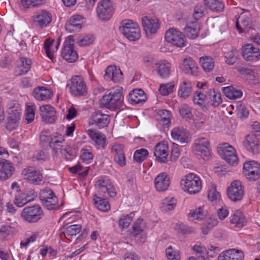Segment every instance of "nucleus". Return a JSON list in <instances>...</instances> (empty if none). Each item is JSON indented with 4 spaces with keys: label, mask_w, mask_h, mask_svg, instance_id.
Instances as JSON below:
<instances>
[{
    "label": "nucleus",
    "mask_w": 260,
    "mask_h": 260,
    "mask_svg": "<svg viewBox=\"0 0 260 260\" xmlns=\"http://www.w3.org/2000/svg\"><path fill=\"white\" fill-rule=\"evenodd\" d=\"M123 90L122 87L117 86L104 95L99 102L101 107L111 110L120 109L123 104Z\"/></svg>",
    "instance_id": "f257e3e1"
},
{
    "label": "nucleus",
    "mask_w": 260,
    "mask_h": 260,
    "mask_svg": "<svg viewBox=\"0 0 260 260\" xmlns=\"http://www.w3.org/2000/svg\"><path fill=\"white\" fill-rule=\"evenodd\" d=\"M180 185L184 191L190 194H194L201 191L202 183L198 175L194 173H189L181 180Z\"/></svg>",
    "instance_id": "f03ea898"
},
{
    "label": "nucleus",
    "mask_w": 260,
    "mask_h": 260,
    "mask_svg": "<svg viewBox=\"0 0 260 260\" xmlns=\"http://www.w3.org/2000/svg\"><path fill=\"white\" fill-rule=\"evenodd\" d=\"M120 29L122 34L129 41H134L140 38V29L138 23L131 20H123Z\"/></svg>",
    "instance_id": "7ed1b4c3"
},
{
    "label": "nucleus",
    "mask_w": 260,
    "mask_h": 260,
    "mask_svg": "<svg viewBox=\"0 0 260 260\" xmlns=\"http://www.w3.org/2000/svg\"><path fill=\"white\" fill-rule=\"evenodd\" d=\"M192 152L199 157L208 159L211 156V148L209 141L205 138L196 139L193 144Z\"/></svg>",
    "instance_id": "20e7f679"
},
{
    "label": "nucleus",
    "mask_w": 260,
    "mask_h": 260,
    "mask_svg": "<svg viewBox=\"0 0 260 260\" xmlns=\"http://www.w3.org/2000/svg\"><path fill=\"white\" fill-rule=\"evenodd\" d=\"M68 86L69 87L70 93L74 96H84L87 93V86L81 76L73 77Z\"/></svg>",
    "instance_id": "39448f33"
},
{
    "label": "nucleus",
    "mask_w": 260,
    "mask_h": 260,
    "mask_svg": "<svg viewBox=\"0 0 260 260\" xmlns=\"http://www.w3.org/2000/svg\"><path fill=\"white\" fill-rule=\"evenodd\" d=\"M95 188L98 195L114 198L116 196L115 189L111 181L107 178H100L95 183Z\"/></svg>",
    "instance_id": "423d86ee"
},
{
    "label": "nucleus",
    "mask_w": 260,
    "mask_h": 260,
    "mask_svg": "<svg viewBox=\"0 0 260 260\" xmlns=\"http://www.w3.org/2000/svg\"><path fill=\"white\" fill-rule=\"evenodd\" d=\"M114 12L113 6L110 0L100 1L97 5L96 12L99 20L102 21L109 20Z\"/></svg>",
    "instance_id": "0eeeda50"
},
{
    "label": "nucleus",
    "mask_w": 260,
    "mask_h": 260,
    "mask_svg": "<svg viewBox=\"0 0 260 260\" xmlns=\"http://www.w3.org/2000/svg\"><path fill=\"white\" fill-rule=\"evenodd\" d=\"M43 212L39 205L25 207L21 212V217L26 222L30 223L38 222L42 217Z\"/></svg>",
    "instance_id": "6e6552de"
},
{
    "label": "nucleus",
    "mask_w": 260,
    "mask_h": 260,
    "mask_svg": "<svg viewBox=\"0 0 260 260\" xmlns=\"http://www.w3.org/2000/svg\"><path fill=\"white\" fill-rule=\"evenodd\" d=\"M217 151L221 157L231 165L238 164V158L235 148L228 143L220 145Z\"/></svg>",
    "instance_id": "1a4fd4ad"
},
{
    "label": "nucleus",
    "mask_w": 260,
    "mask_h": 260,
    "mask_svg": "<svg viewBox=\"0 0 260 260\" xmlns=\"http://www.w3.org/2000/svg\"><path fill=\"white\" fill-rule=\"evenodd\" d=\"M165 39L167 42L178 47H183L186 45L185 36L175 28L169 29L166 32Z\"/></svg>",
    "instance_id": "9d476101"
},
{
    "label": "nucleus",
    "mask_w": 260,
    "mask_h": 260,
    "mask_svg": "<svg viewBox=\"0 0 260 260\" xmlns=\"http://www.w3.org/2000/svg\"><path fill=\"white\" fill-rule=\"evenodd\" d=\"M243 172L249 180L254 181L259 178L260 164L254 160L246 161L243 164Z\"/></svg>",
    "instance_id": "9b49d317"
},
{
    "label": "nucleus",
    "mask_w": 260,
    "mask_h": 260,
    "mask_svg": "<svg viewBox=\"0 0 260 260\" xmlns=\"http://www.w3.org/2000/svg\"><path fill=\"white\" fill-rule=\"evenodd\" d=\"M31 19L34 23L41 28L46 27L52 21V15L45 10H39L35 12Z\"/></svg>",
    "instance_id": "f8f14e48"
},
{
    "label": "nucleus",
    "mask_w": 260,
    "mask_h": 260,
    "mask_svg": "<svg viewBox=\"0 0 260 260\" xmlns=\"http://www.w3.org/2000/svg\"><path fill=\"white\" fill-rule=\"evenodd\" d=\"M73 40L71 37H68L64 43V47L62 51L63 58L69 62H72L76 61L78 56L74 49V44L71 42Z\"/></svg>",
    "instance_id": "ddd939ff"
},
{
    "label": "nucleus",
    "mask_w": 260,
    "mask_h": 260,
    "mask_svg": "<svg viewBox=\"0 0 260 260\" xmlns=\"http://www.w3.org/2000/svg\"><path fill=\"white\" fill-rule=\"evenodd\" d=\"M244 191L241 183L239 181H234L227 189V194L230 199L233 201H240L242 198Z\"/></svg>",
    "instance_id": "4468645a"
},
{
    "label": "nucleus",
    "mask_w": 260,
    "mask_h": 260,
    "mask_svg": "<svg viewBox=\"0 0 260 260\" xmlns=\"http://www.w3.org/2000/svg\"><path fill=\"white\" fill-rule=\"evenodd\" d=\"M154 187L157 192H164L167 190L171 184L170 176L166 172L158 174L154 180Z\"/></svg>",
    "instance_id": "2eb2a0df"
},
{
    "label": "nucleus",
    "mask_w": 260,
    "mask_h": 260,
    "mask_svg": "<svg viewBox=\"0 0 260 260\" xmlns=\"http://www.w3.org/2000/svg\"><path fill=\"white\" fill-rule=\"evenodd\" d=\"M171 138L181 143H187L191 139L189 132L183 127L176 126L171 131Z\"/></svg>",
    "instance_id": "dca6fc26"
},
{
    "label": "nucleus",
    "mask_w": 260,
    "mask_h": 260,
    "mask_svg": "<svg viewBox=\"0 0 260 260\" xmlns=\"http://www.w3.org/2000/svg\"><path fill=\"white\" fill-rule=\"evenodd\" d=\"M37 197V194L33 190L24 192H18L15 195L14 203L18 207H22L25 204L32 201Z\"/></svg>",
    "instance_id": "f3484780"
},
{
    "label": "nucleus",
    "mask_w": 260,
    "mask_h": 260,
    "mask_svg": "<svg viewBox=\"0 0 260 260\" xmlns=\"http://www.w3.org/2000/svg\"><path fill=\"white\" fill-rule=\"evenodd\" d=\"M104 78L107 81H112L117 83L123 79V74L118 67L109 66L105 70Z\"/></svg>",
    "instance_id": "a211bd4d"
},
{
    "label": "nucleus",
    "mask_w": 260,
    "mask_h": 260,
    "mask_svg": "<svg viewBox=\"0 0 260 260\" xmlns=\"http://www.w3.org/2000/svg\"><path fill=\"white\" fill-rule=\"evenodd\" d=\"M39 111L43 121L47 123H53L56 119V113L53 107L49 105L40 106Z\"/></svg>",
    "instance_id": "6ab92c4d"
},
{
    "label": "nucleus",
    "mask_w": 260,
    "mask_h": 260,
    "mask_svg": "<svg viewBox=\"0 0 260 260\" xmlns=\"http://www.w3.org/2000/svg\"><path fill=\"white\" fill-rule=\"evenodd\" d=\"M154 154L158 161L166 162L169 155V147L167 143L165 141L158 143L155 146Z\"/></svg>",
    "instance_id": "aec40b11"
},
{
    "label": "nucleus",
    "mask_w": 260,
    "mask_h": 260,
    "mask_svg": "<svg viewBox=\"0 0 260 260\" xmlns=\"http://www.w3.org/2000/svg\"><path fill=\"white\" fill-rule=\"evenodd\" d=\"M110 121L109 116L100 112H95L89 120V125H95L103 128L108 125Z\"/></svg>",
    "instance_id": "412c9836"
},
{
    "label": "nucleus",
    "mask_w": 260,
    "mask_h": 260,
    "mask_svg": "<svg viewBox=\"0 0 260 260\" xmlns=\"http://www.w3.org/2000/svg\"><path fill=\"white\" fill-rule=\"evenodd\" d=\"M242 55L247 61H254L259 59L260 52L258 48L254 47L252 44H247L243 46Z\"/></svg>",
    "instance_id": "4be33fe9"
},
{
    "label": "nucleus",
    "mask_w": 260,
    "mask_h": 260,
    "mask_svg": "<svg viewBox=\"0 0 260 260\" xmlns=\"http://www.w3.org/2000/svg\"><path fill=\"white\" fill-rule=\"evenodd\" d=\"M142 22L147 34H155L159 28V22L156 17L148 18L143 16L142 17Z\"/></svg>",
    "instance_id": "5701e85b"
},
{
    "label": "nucleus",
    "mask_w": 260,
    "mask_h": 260,
    "mask_svg": "<svg viewBox=\"0 0 260 260\" xmlns=\"http://www.w3.org/2000/svg\"><path fill=\"white\" fill-rule=\"evenodd\" d=\"M87 133L98 149H104L105 147L106 137L104 134L97 130L92 129H88Z\"/></svg>",
    "instance_id": "b1692460"
},
{
    "label": "nucleus",
    "mask_w": 260,
    "mask_h": 260,
    "mask_svg": "<svg viewBox=\"0 0 260 260\" xmlns=\"http://www.w3.org/2000/svg\"><path fill=\"white\" fill-rule=\"evenodd\" d=\"M244 146L247 150L253 154H256L260 151L259 142L254 135L247 136L244 142Z\"/></svg>",
    "instance_id": "393cba45"
},
{
    "label": "nucleus",
    "mask_w": 260,
    "mask_h": 260,
    "mask_svg": "<svg viewBox=\"0 0 260 260\" xmlns=\"http://www.w3.org/2000/svg\"><path fill=\"white\" fill-rule=\"evenodd\" d=\"M15 171L13 164L5 160H0V180H6L9 178Z\"/></svg>",
    "instance_id": "a878e982"
},
{
    "label": "nucleus",
    "mask_w": 260,
    "mask_h": 260,
    "mask_svg": "<svg viewBox=\"0 0 260 260\" xmlns=\"http://www.w3.org/2000/svg\"><path fill=\"white\" fill-rule=\"evenodd\" d=\"M83 17L81 15L73 16L66 24V30L70 32H77L82 28Z\"/></svg>",
    "instance_id": "bb28decb"
},
{
    "label": "nucleus",
    "mask_w": 260,
    "mask_h": 260,
    "mask_svg": "<svg viewBox=\"0 0 260 260\" xmlns=\"http://www.w3.org/2000/svg\"><path fill=\"white\" fill-rule=\"evenodd\" d=\"M24 179L29 182L36 185L40 184L43 179L42 174L39 171L32 169H24L22 172Z\"/></svg>",
    "instance_id": "cd10ccee"
},
{
    "label": "nucleus",
    "mask_w": 260,
    "mask_h": 260,
    "mask_svg": "<svg viewBox=\"0 0 260 260\" xmlns=\"http://www.w3.org/2000/svg\"><path fill=\"white\" fill-rule=\"evenodd\" d=\"M180 69L185 73L196 76L198 73V68L196 62L190 57L184 59L180 66Z\"/></svg>",
    "instance_id": "c85d7f7f"
},
{
    "label": "nucleus",
    "mask_w": 260,
    "mask_h": 260,
    "mask_svg": "<svg viewBox=\"0 0 260 260\" xmlns=\"http://www.w3.org/2000/svg\"><path fill=\"white\" fill-rule=\"evenodd\" d=\"M60 44V39H58L56 42L53 39H46L44 44V47L45 52L48 57L53 60L54 58V54L58 50Z\"/></svg>",
    "instance_id": "c756f323"
},
{
    "label": "nucleus",
    "mask_w": 260,
    "mask_h": 260,
    "mask_svg": "<svg viewBox=\"0 0 260 260\" xmlns=\"http://www.w3.org/2000/svg\"><path fill=\"white\" fill-rule=\"evenodd\" d=\"M243 258L242 251L231 249L220 253L217 260H243Z\"/></svg>",
    "instance_id": "7c9ffc66"
},
{
    "label": "nucleus",
    "mask_w": 260,
    "mask_h": 260,
    "mask_svg": "<svg viewBox=\"0 0 260 260\" xmlns=\"http://www.w3.org/2000/svg\"><path fill=\"white\" fill-rule=\"evenodd\" d=\"M33 95L38 101H47L52 98L53 92L51 89L44 86H39L34 89Z\"/></svg>",
    "instance_id": "2f4dec72"
},
{
    "label": "nucleus",
    "mask_w": 260,
    "mask_h": 260,
    "mask_svg": "<svg viewBox=\"0 0 260 260\" xmlns=\"http://www.w3.org/2000/svg\"><path fill=\"white\" fill-rule=\"evenodd\" d=\"M147 99L146 95L141 89H135L132 90L128 94V100L132 104H138L143 103Z\"/></svg>",
    "instance_id": "473e14b6"
},
{
    "label": "nucleus",
    "mask_w": 260,
    "mask_h": 260,
    "mask_svg": "<svg viewBox=\"0 0 260 260\" xmlns=\"http://www.w3.org/2000/svg\"><path fill=\"white\" fill-rule=\"evenodd\" d=\"M250 24V14L248 12H244L237 18L236 25L239 32H242Z\"/></svg>",
    "instance_id": "72a5a7b5"
},
{
    "label": "nucleus",
    "mask_w": 260,
    "mask_h": 260,
    "mask_svg": "<svg viewBox=\"0 0 260 260\" xmlns=\"http://www.w3.org/2000/svg\"><path fill=\"white\" fill-rule=\"evenodd\" d=\"M200 27V24L198 21L190 22L185 27L184 31L188 38L194 39L198 36Z\"/></svg>",
    "instance_id": "f704fd0d"
},
{
    "label": "nucleus",
    "mask_w": 260,
    "mask_h": 260,
    "mask_svg": "<svg viewBox=\"0 0 260 260\" xmlns=\"http://www.w3.org/2000/svg\"><path fill=\"white\" fill-rule=\"evenodd\" d=\"M64 142L63 137L60 134H56L50 142L49 146L54 152L58 155L59 151L65 144Z\"/></svg>",
    "instance_id": "c9c22d12"
},
{
    "label": "nucleus",
    "mask_w": 260,
    "mask_h": 260,
    "mask_svg": "<svg viewBox=\"0 0 260 260\" xmlns=\"http://www.w3.org/2000/svg\"><path fill=\"white\" fill-rule=\"evenodd\" d=\"M207 215V210L204 206L190 210L188 218L191 221H201Z\"/></svg>",
    "instance_id": "e433bc0d"
},
{
    "label": "nucleus",
    "mask_w": 260,
    "mask_h": 260,
    "mask_svg": "<svg viewBox=\"0 0 260 260\" xmlns=\"http://www.w3.org/2000/svg\"><path fill=\"white\" fill-rule=\"evenodd\" d=\"M22 108L16 102H11L7 111L8 117L21 119Z\"/></svg>",
    "instance_id": "4c0bfd02"
},
{
    "label": "nucleus",
    "mask_w": 260,
    "mask_h": 260,
    "mask_svg": "<svg viewBox=\"0 0 260 260\" xmlns=\"http://www.w3.org/2000/svg\"><path fill=\"white\" fill-rule=\"evenodd\" d=\"M192 85L189 80H184L180 84L178 94L179 97L186 98L191 93Z\"/></svg>",
    "instance_id": "58836bf2"
},
{
    "label": "nucleus",
    "mask_w": 260,
    "mask_h": 260,
    "mask_svg": "<svg viewBox=\"0 0 260 260\" xmlns=\"http://www.w3.org/2000/svg\"><path fill=\"white\" fill-rule=\"evenodd\" d=\"M31 65V61L29 58L20 57L16 74L17 75H21L27 73L30 70Z\"/></svg>",
    "instance_id": "ea45409f"
},
{
    "label": "nucleus",
    "mask_w": 260,
    "mask_h": 260,
    "mask_svg": "<svg viewBox=\"0 0 260 260\" xmlns=\"http://www.w3.org/2000/svg\"><path fill=\"white\" fill-rule=\"evenodd\" d=\"M105 197L95 194L93 198L94 205L97 209L103 212H106L110 209V205Z\"/></svg>",
    "instance_id": "a19ab883"
},
{
    "label": "nucleus",
    "mask_w": 260,
    "mask_h": 260,
    "mask_svg": "<svg viewBox=\"0 0 260 260\" xmlns=\"http://www.w3.org/2000/svg\"><path fill=\"white\" fill-rule=\"evenodd\" d=\"M222 92L228 98L232 100L240 98L243 95L241 90L232 86L223 87Z\"/></svg>",
    "instance_id": "79ce46f5"
},
{
    "label": "nucleus",
    "mask_w": 260,
    "mask_h": 260,
    "mask_svg": "<svg viewBox=\"0 0 260 260\" xmlns=\"http://www.w3.org/2000/svg\"><path fill=\"white\" fill-rule=\"evenodd\" d=\"M81 230L80 224H73L68 226H64L63 233L67 239L70 240L73 237L79 234Z\"/></svg>",
    "instance_id": "37998d69"
},
{
    "label": "nucleus",
    "mask_w": 260,
    "mask_h": 260,
    "mask_svg": "<svg viewBox=\"0 0 260 260\" xmlns=\"http://www.w3.org/2000/svg\"><path fill=\"white\" fill-rule=\"evenodd\" d=\"M156 71L159 76L162 78L168 77L170 72V64L166 60H163L156 63Z\"/></svg>",
    "instance_id": "c03bdc74"
},
{
    "label": "nucleus",
    "mask_w": 260,
    "mask_h": 260,
    "mask_svg": "<svg viewBox=\"0 0 260 260\" xmlns=\"http://www.w3.org/2000/svg\"><path fill=\"white\" fill-rule=\"evenodd\" d=\"M231 223L237 227H242L246 223L244 215L239 210L235 211L231 217Z\"/></svg>",
    "instance_id": "a18cd8bd"
},
{
    "label": "nucleus",
    "mask_w": 260,
    "mask_h": 260,
    "mask_svg": "<svg viewBox=\"0 0 260 260\" xmlns=\"http://www.w3.org/2000/svg\"><path fill=\"white\" fill-rule=\"evenodd\" d=\"M207 95L212 106L217 107L222 103V100L221 94L214 89L210 88L208 89Z\"/></svg>",
    "instance_id": "49530a36"
},
{
    "label": "nucleus",
    "mask_w": 260,
    "mask_h": 260,
    "mask_svg": "<svg viewBox=\"0 0 260 260\" xmlns=\"http://www.w3.org/2000/svg\"><path fill=\"white\" fill-rule=\"evenodd\" d=\"M200 62L204 71L206 72H209L214 67V61L213 59L209 56H203L200 58Z\"/></svg>",
    "instance_id": "de8ad7c7"
},
{
    "label": "nucleus",
    "mask_w": 260,
    "mask_h": 260,
    "mask_svg": "<svg viewBox=\"0 0 260 260\" xmlns=\"http://www.w3.org/2000/svg\"><path fill=\"white\" fill-rule=\"evenodd\" d=\"M220 248L212 245H210L208 249H206L204 255H201L203 260H209L211 258L215 257L219 252Z\"/></svg>",
    "instance_id": "09e8293b"
},
{
    "label": "nucleus",
    "mask_w": 260,
    "mask_h": 260,
    "mask_svg": "<svg viewBox=\"0 0 260 260\" xmlns=\"http://www.w3.org/2000/svg\"><path fill=\"white\" fill-rule=\"evenodd\" d=\"M238 57L239 50L233 48L225 55V61L229 65H233L236 62Z\"/></svg>",
    "instance_id": "8fccbe9b"
},
{
    "label": "nucleus",
    "mask_w": 260,
    "mask_h": 260,
    "mask_svg": "<svg viewBox=\"0 0 260 260\" xmlns=\"http://www.w3.org/2000/svg\"><path fill=\"white\" fill-rule=\"evenodd\" d=\"M173 229L181 234H188L194 231L193 228L188 226L182 222H177L174 224Z\"/></svg>",
    "instance_id": "3c124183"
},
{
    "label": "nucleus",
    "mask_w": 260,
    "mask_h": 260,
    "mask_svg": "<svg viewBox=\"0 0 260 260\" xmlns=\"http://www.w3.org/2000/svg\"><path fill=\"white\" fill-rule=\"evenodd\" d=\"M157 120L160 124L168 125L171 122V114L169 111L160 110L158 112Z\"/></svg>",
    "instance_id": "603ef678"
},
{
    "label": "nucleus",
    "mask_w": 260,
    "mask_h": 260,
    "mask_svg": "<svg viewBox=\"0 0 260 260\" xmlns=\"http://www.w3.org/2000/svg\"><path fill=\"white\" fill-rule=\"evenodd\" d=\"M166 256L167 260H180L181 259L179 251L171 245L166 249Z\"/></svg>",
    "instance_id": "864d4df0"
},
{
    "label": "nucleus",
    "mask_w": 260,
    "mask_h": 260,
    "mask_svg": "<svg viewBox=\"0 0 260 260\" xmlns=\"http://www.w3.org/2000/svg\"><path fill=\"white\" fill-rule=\"evenodd\" d=\"M36 106L32 103L27 105L25 111V120L27 124L31 123L35 118Z\"/></svg>",
    "instance_id": "5fc2aeb1"
},
{
    "label": "nucleus",
    "mask_w": 260,
    "mask_h": 260,
    "mask_svg": "<svg viewBox=\"0 0 260 260\" xmlns=\"http://www.w3.org/2000/svg\"><path fill=\"white\" fill-rule=\"evenodd\" d=\"M176 205V201L173 198H167L161 203V208L165 211L173 210Z\"/></svg>",
    "instance_id": "6e6d98bb"
},
{
    "label": "nucleus",
    "mask_w": 260,
    "mask_h": 260,
    "mask_svg": "<svg viewBox=\"0 0 260 260\" xmlns=\"http://www.w3.org/2000/svg\"><path fill=\"white\" fill-rule=\"evenodd\" d=\"M206 95L201 91H197L193 94V101L194 103L202 108H206Z\"/></svg>",
    "instance_id": "4d7b16f0"
},
{
    "label": "nucleus",
    "mask_w": 260,
    "mask_h": 260,
    "mask_svg": "<svg viewBox=\"0 0 260 260\" xmlns=\"http://www.w3.org/2000/svg\"><path fill=\"white\" fill-rule=\"evenodd\" d=\"M208 197L210 201L213 203H216L220 199V194L217 191L216 186L212 184L209 186Z\"/></svg>",
    "instance_id": "13d9d810"
},
{
    "label": "nucleus",
    "mask_w": 260,
    "mask_h": 260,
    "mask_svg": "<svg viewBox=\"0 0 260 260\" xmlns=\"http://www.w3.org/2000/svg\"><path fill=\"white\" fill-rule=\"evenodd\" d=\"M204 2L213 11H221L224 8V4L217 0H204Z\"/></svg>",
    "instance_id": "bf43d9fd"
},
{
    "label": "nucleus",
    "mask_w": 260,
    "mask_h": 260,
    "mask_svg": "<svg viewBox=\"0 0 260 260\" xmlns=\"http://www.w3.org/2000/svg\"><path fill=\"white\" fill-rule=\"evenodd\" d=\"M218 224V221L215 217H210L206 224L202 228V232L204 235L208 234L210 231Z\"/></svg>",
    "instance_id": "052dcab7"
},
{
    "label": "nucleus",
    "mask_w": 260,
    "mask_h": 260,
    "mask_svg": "<svg viewBox=\"0 0 260 260\" xmlns=\"http://www.w3.org/2000/svg\"><path fill=\"white\" fill-rule=\"evenodd\" d=\"M148 154L146 149L141 148L135 152L133 156L134 159L138 162H141L147 157Z\"/></svg>",
    "instance_id": "680f3d73"
},
{
    "label": "nucleus",
    "mask_w": 260,
    "mask_h": 260,
    "mask_svg": "<svg viewBox=\"0 0 260 260\" xmlns=\"http://www.w3.org/2000/svg\"><path fill=\"white\" fill-rule=\"evenodd\" d=\"M236 111L237 115L241 118H246L249 115L248 109L241 102L236 103Z\"/></svg>",
    "instance_id": "e2e57ef3"
},
{
    "label": "nucleus",
    "mask_w": 260,
    "mask_h": 260,
    "mask_svg": "<svg viewBox=\"0 0 260 260\" xmlns=\"http://www.w3.org/2000/svg\"><path fill=\"white\" fill-rule=\"evenodd\" d=\"M174 84L172 82L160 85L158 91L162 95H168L173 92Z\"/></svg>",
    "instance_id": "0e129e2a"
},
{
    "label": "nucleus",
    "mask_w": 260,
    "mask_h": 260,
    "mask_svg": "<svg viewBox=\"0 0 260 260\" xmlns=\"http://www.w3.org/2000/svg\"><path fill=\"white\" fill-rule=\"evenodd\" d=\"M20 120V119L8 117L6 124L7 129L9 131L16 129L19 125Z\"/></svg>",
    "instance_id": "69168bd1"
},
{
    "label": "nucleus",
    "mask_w": 260,
    "mask_h": 260,
    "mask_svg": "<svg viewBox=\"0 0 260 260\" xmlns=\"http://www.w3.org/2000/svg\"><path fill=\"white\" fill-rule=\"evenodd\" d=\"M132 221V216L127 214L123 215L119 218V226L122 230H123L128 227Z\"/></svg>",
    "instance_id": "338daca9"
},
{
    "label": "nucleus",
    "mask_w": 260,
    "mask_h": 260,
    "mask_svg": "<svg viewBox=\"0 0 260 260\" xmlns=\"http://www.w3.org/2000/svg\"><path fill=\"white\" fill-rule=\"evenodd\" d=\"M94 39L92 35H87L79 37L77 43L80 46H86L91 44L94 42Z\"/></svg>",
    "instance_id": "774afa93"
}]
</instances>
